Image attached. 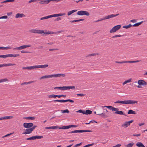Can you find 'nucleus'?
Here are the masks:
<instances>
[{
	"label": "nucleus",
	"instance_id": "obj_41",
	"mask_svg": "<svg viewBox=\"0 0 147 147\" xmlns=\"http://www.w3.org/2000/svg\"><path fill=\"white\" fill-rule=\"evenodd\" d=\"M11 48V47H1V49H6L7 50L8 49H10Z\"/></svg>",
	"mask_w": 147,
	"mask_h": 147
},
{
	"label": "nucleus",
	"instance_id": "obj_43",
	"mask_svg": "<svg viewBox=\"0 0 147 147\" xmlns=\"http://www.w3.org/2000/svg\"><path fill=\"white\" fill-rule=\"evenodd\" d=\"M34 81H31V82H24L23 83H22L21 84V85H24V84H30L31 83L33 82Z\"/></svg>",
	"mask_w": 147,
	"mask_h": 147
},
{
	"label": "nucleus",
	"instance_id": "obj_51",
	"mask_svg": "<svg viewBox=\"0 0 147 147\" xmlns=\"http://www.w3.org/2000/svg\"><path fill=\"white\" fill-rule=\"evenodd\" d=\"M21 52L22 53H30V52L28 51H24V50L21 51Z\"/></svg>",
	"mask_w": 147,
	"mask_h": 147
},
{
	"label": "nucleus",
	"instance_id": "obj_59",
	"mask_svg": "<svg viewBox=\"0 0 147 147\" xmlns=\"http://www.w3.org/2000/svg\"><path fill=\"white\" fill-rule=\"evenodd\" d=\"M0 57L3 58H6V55H0Z\"/></svg>",
	"mask_w": 147,
	"mask_h": 147
},
{
	"label": "nucleus",
	"instance_id": "obj_54",
	"mask_svg": "<svg viewBox=\"0 0 147 147\" xmlns=\"http://www.w3.org/2000/svg\"><path fill=\"white\" fill-rule=\"evenodd\" d=\"M6 55V58L8 57H13V54H7Z\"/></svg>",
	"mask_w": 147,
	"mask_h": 147
},
{
	"label": "nucleus",
	"instance_id": "obj_31",
	"mask_svg": "<svg viewBox=\"0 0 147 147\" xmlns=\"http://www.w3.org/2000/svg\"><path fill=\"white\" fill-rule=\"evenodd\" d=\"M99 55V53H94L92 54H88V55H86V57H91L92 56H95L96 55Z\"/></svg>",
	"mask_w": 147,
	"mask_h": 147
},
{
	"label": "nucleus",
	"instance_id": "obj_20",
	"mask_svg": "<svg viewBox=\"0 0 147 147\" xmlns=\"http://www.w3.org/2000/svg\"><path fill=\"white\" fill-rule=\"evenodd\" d=\"M25 131H26L22 133L23 134H29L31 133H32V130L30 128H27V129H26L25 130Z\"/></svg>",
	"mask_w": 147,
	"mask_h": 147
},
{
	"label": "nucleus",
	"instance_id": "obj_27",
	"mask_svg": "<svg viewBox=\"0 0 147 147\" xmlns=\"http://www.w3.org/2000/svg\"><path fill=\"white\" fill-rule=\"evenodd\" d=\"M114 113L115 114H119L120 115H125V114L122 111H116L115 112H114Z\"/></svg>",
	"mask_w": 147,
	"mask_h": 147
},
{
	"label": "nucleus",
	"instance_id": "obj_45",
	"mask_svg": "<svg viewBox=\"0 0 147 147\" xmlns=\"http://www.w3.org/2000/svg\"><path fill=\"white\" fill-rule=\"evenodd\" d=\"M134 144L133 142L130 143L127 145L126 147H132Z\"/></svg>",
	"mask_w": 147,
	"mask_h": 147
},
{
	"label": "nucleus",
	"instance_id": "obj_29",
	"mask_svg": "<svg viewBox=\"0 0 147 147\" xmlns=\"http://www.w3.org/2000/svg\"><path fill=\"white\" fill-rule=\"evenodd\" d=\"M23 119H30L33 120L35 119V117H24Z\"/></svg>",
	"mask_w": 147,
	"mask_h": 147
},
{
	"label": "nucleus",
	"instance_id": "obj_13",
	"mask_svg": "<svg viewBox=\"0 0 147 147\" xmlns=\"http://www.w3.org/2000/svg\"><path fill=\"white\" fill-rule=\"evenodd\" d=\"M102 108L103 107H106L109 109L110 110H111L113 111H118V109L117 108H115L112 106H104L103 107H102Z\"/></svg>",
	"mask_w": 147,
	"mask_h": 147
},
{
	"label": "nucleus",
	"instance_id": "obj_49",
	"mask_svg": "<svg viewBox=\"0 0 147 147\" xmlns=\"http://www.w3.org/2000/svg\"><path fill=\"white\" fill-rule=\"evenodd\" d=\"M49 16V18H52V17H58L57 16V14H54L50 15Z\"/></svg>",
	"mask_w": 147,
	"mask_h": 147
},
{
	"label": "nucleus",
	"instance_id": "obj_3",
	"mask_svg": "<svg viewBox=\"0 0 147 147\" xmlns=\"http://www.w3.org/2000/svg\"><path fill=\"white\" fill-rule=\"evenodd\" d=\"M92 130H75L71 131H70L67 133V134H69L70 133H83L86 132H92Z\"/></svg>",
	"mask_w": 147,
	"mask_h": 147
},
{
	"label": "nucleus",
	"instance_id": "obj_47",
	"mask_svg": "<svg viewBox=\"0 0 147 147\" xmlns=\"http://www.w3.org/2000/svg\"><path fill=\"white\" fill-rule=\"evenodd\" d=\"M49 18V16H45V17L41 18L40 19V20H43L46 19H48V18Z\"/></svg>",
	"mask_w": 147,
	"mask_h": 147
},
{
	"label": "nucleus",
	"instance_id": "obj_23",
	"mask_svg": "<svg viewBox=\"0 0 147 147\" xmlns=\"http://www.w3.org/2000/svg\"><path fill=\"white\" fill-rule=\"evenodd\" d=\"M36 66V68H45L48 66V65L47 64H45L44 65H37Z\"/></svg>",
	"mask_w": 147,
	"mask_h": 147
},
{
	"label": "nucleus",
	"instance_id": "obj_56",
	"mask_svg": "<svg viewBox=\"0 0 147 147\" xmlns=\"http://www.w3.org/2000/svg\"><path fill=\"white\" fill-rule=\"evenodd\" d=\"M115 103H122V101L117 100L114 102Z\"/></svg>",
	"mask_w": 147,
	"mask_h": 147
},
{
	"label": "nucleus",
	"instance_id": "obj_18",
	"mask_svg": "<svg viewBox=\"0 0 147 147\" xmlns=\"http://www.w3.org/2000/svg\"><path fill=\"white\" fill-rule=\"evenodd\" d=\"M16 64L15 63L12 64L11 63H9L8 64H0V67H6L7 66L15 65Z\"/></svg>",
	"mask_w": 147,
	"mask_h": 147
},
{
	"label": "nucleus",
	"instance_id": "obj_30",
	"mask_svg": "<svg viewBox=\"0 0 147 147\" xmlns=\"http://www.w3.org/2000/svg\"><path fill=\"white\" fill-rule=\"evenodd\" d=\"M127 114H136V112L132 110H129Z\"/></svg>",
	"mask_w": 147,
	"mask_h": 147
},
{
	"label": "nucleus",
	"instance_id": "obj_62",
	"mask_svg": "<svg viewBox=\"0 0 147 147\" xmlns=\"http://www.w3.org/2000/svg\"><path fill=\"white\" fill-rule=\"evenodd\" d=\"M90 123H97V122L95 121L94 120H92L90 122Z\"/></svg>",
	"mask_w": 147,
	"mask_h": 147
},
{
	"label": "nucleus",
	"instance_id": "obj_39",
	"mask_svg": "<svg viewBox=\"0 0 147 147\" xmlns=\"http://www.w3.org/2000/svg\"><path fill=\"white\" fill-rule=\"evenodd\" d=\"M132 26V25L130 24L126 26H123V28L126 29Z\"/></svg>",
	"mask_w": 147,
	"mask_h": 147
},
{
	"label": "nucleus",
	"instance_id": "obj_16",
	"mask_svg": "<svg viewBox=\"0 0 147 147\" xmlns=\"http://www.w3.org/2000/svg\"><path fill=\"white\" fill-rule=\"evenodd\" d=\"M75 87L74 86H63V90H68L70 89H74Z\"/></svg>",
	"mask_w": 147,
	"mask_h": 147
},
{
	"label": "nucleus",
	"instance_id": "obj_57",
	"mask_svg": "<svg viewBox=\"0 0 147 147\" xmlns=\"http://www.w3.org/2000/svg\"><path fill=\"white\" fill-rule=\"evenodd\" d=\"M57 14V16H63V15H64L65 14V13H59V14Z\"/></svg>",
	"mask_w": 147,
	"mask_h": 147
},
{
	"label": "nucleus",
	"instance_id": "obj_14",
	"mask_svg": "<svg viewBox=\"0 0 147 147\" xmlns=\"http://www.w3.org/2000/svg\"><path fill=\"white\" fill-rule=\"evenodd\" d=\"M138 83L139 85L146 86L147 85V82L143 80H139L138 82Z\"/></svg>",
	"mask_w": 147,
	"mask_h": 147
},
{
	"label": "nucleus",
	"instance_id": "obj_17",
	"mask_svg": "<svg viewBox=\"0 0 147 147\" xmlns=\"http://www.w3.org/2000/svg\"><path fill=\"white\" fill-rule=\"evenodd\" d=\"M40 1L39 2L40 4H47L49 3V0H39Z\"/></svg>",
	"mask_w": 147,
	"mask_h": 147
},
{
	"label": "nucleus",
	"instance_id": "obj_53",
	"mask_svg": "<svg viewBox=\"0 0 147 147\" xmlns=\"http://www.w3.org/2000/svg\"><path fill=\"white\" fill-rule=\"evenodd\" d=\"M121 36H122L121 35H115L114 36H112L111 38H116V37H121Z\"/></svg>",
	"mask_w": 147,
	"mask_h": 147
},
{
	"label": "nucleus",
	"instance_id": "obj_5",
	"mask_svg": "<svg viewBox=\"0 0 147 147\" xmlns=\"http://www.w3.org/2000/svg\"><path fill=\"white\" fill-rule=\"evenodd\" d=\"M77 15L79 16L85 15L88 16L90 15V14L89 12L87 11L81 10L78 12Z\"/></svg>",
	"mask_w": 147,
	"mask_h": 147
},
{
	"label": "nucleus",
	"instance_id": "obj_2",
	"mask_svg": "<svg viewBox=\"0 0 147 147\" xmlns=\"http://www.w3.org/2000/svg\"><path fill=\"white\" fill-rule=\"evenodd\" d=\"M29 32L30 33L34 34H42L43 33L46 34L44 30H40L35 29H30L29 30Z\"/></svg>",
	"mask_w": 147,
	"mask_h": 147
},
{
	"label": "nucleus",
	"instance_id": "obj_50",
	"mask_svg": "<svg viewBox=\"0 0 147 147\" xmlns=\"http://www.w3.org/2000/svg\"><path fill=\"white\" fill-rule=\"evenodd\" d=\"M26 140H34V136H33L32 137L28 138L26 139Z\"/></svg>",
	"mask_w": 147,
	"mask_h": 147
},
{
	"label": "nucleus",
	"instance_id": "obj_36",
	"mask_svg": "<svg viewBox=\"0 0 147 147\" xmlns=\"http://www.w3.org/2000/svg\"><path fill=\"white\" fill-rule=\"evenodd\" d=\"M131 79L130 78L129 79H128L127 80H126L123 83V85H124L125 84H126L127 83L130 82H131Z\"/></svg>",
	"mask_w": 147,
	"mask_h": 147
},
{
	"label": "nucleus",
	"instance_id": "obj_21",
	"mask_svg": "<svg viewBox=\"0 0 147 147\" xmlns=\"http://www.w3.org/2000/svg\"><path fill=\"white\" fill-rule=\"evenodd\" d=\"M119 14H117L114 15V14H111L110 15H109L107 16H106V19H110L111 18H113V17H116V16H117L119 15Z\"/></svg>",
	"mask_w": 147,
	"mask_h": 147
},
{
	"label": "nucleus",
	"instance_id": "obj_9",
	"mask_svg": "<svg viewBox=\"0 0 147 147\" xmlns=\"http://www.w3.org/2000/svg\"><path fill=\"white\" fill-rule=\"evenodd\" d=\"M54 102H74V100L71 99L64 100H53Z\"/></svg>",
	"mask_w": 147,
	"mask_h": 147
},
{
	"label": "nucleus",
	"instance_id": "obj_15",
	"mask_svg": "<svg viewBox=\"0 0 147 147\" xmlns=\"http://www.w3.org/2000/svg\"><path fill=\"white\" fill-rule=\"evenodd\" d=\"M103 106H100V108L97 110V115H100V114H102L103 112V109L105 107L102 108V107Z\"/></svg>",
	"mask_w": 147,
	"mask_h": 147
},
{
	"label": "nucleus",
	"instance_id": "obj_55",
	"mask_svg": "<svg viewBox=\"0 0 147 147\" xmlns=\"http://www.w3.org/2000/svg\"><path fill=\"white\" fill-rule=\"evenodd\" d=\"M37 126L36 125H33L31 127L30 129L32 131L35 129V128L37 127Z\"/></svg>",
	"mask_w": 147,
	"mask_h": 147
},
{
	"label": "nucleus",
	"instance_id": "obj_7",
	"mask_svg": "<svg viewBox=\"0 0 147 147\" xmlns=\"http://www.w3.org/2000/svg\"><path fill=\"white\" fill-rule=\"evenodd\" d=\"M140 61L139 60H136V61H115V63H120L122 64L124 63H136L139 62Z\"/></svg>",
	"mask_w": 147,
	"mask_h": 147
},
{
	"label": "nucleus",
	"instance_id": "obj_35",
	"mask_svg": "<svg viewBox=\"0 0 147 147\" xmlns=\"http://www.w3.org/2000/svg\"><path fill=\"white\" fill-rule=\"evenodd\" d=\"M143 22V21H141L139 22H138V23H136L134 24L133 25H132V26H134V27L138 26H139L140 25V24H141Z\"/></svg>",
	"mask_w": 147,
	"mask_h": 147
},
{
	"label": "nucleus",
	"instance_id": "obj_8",
	"mask_svg": "<svg viewBox=\"0 0 147 147\" xmlns=\"http://www.w3.org/2000/svg\"><path fill=\"white\" fill-rule=\"evenodd\" d=\"M134 121V120H131L128 121H125L124 123L121 125V127L124 128H126L129 126L131 123H132Z\"/></svg>",
	"mask_w": 147,
	"mask_h": 147
},
{
	"label": "nucleus",
	"instance_id": "obj_46",
	"mask_svg": "<svg viewBox=\"0 0 147 147\" xmlns=\"http://www.w3.org/2000/svg\"><path fill=\"white\" fill-rule=\"evenodd\" d=\"M61 112L62 113H68L69 112V111L68 109H65L64 110H61Z\"/></svg>",
	"mask_w": 147,
	"mask_h": 147
},
{
	"label": "nucleus",
	"instance_id": "obj_58",
	"mask_svg": "<svg viewBox=\"0 0 147 147\" xmlns=\"http://www.w3.org/2000/svg\"><path fill=\"white\" fill-rule=\"evenodd\" d=\"M82 144V142H81L79 144H76L74 146V147H77L78 146H80Z\"/></svg>",
	"mask_w": 147,
	"mask_h": 147
},
{
	"label": "nucleus",
	"instance_id": "obj_19",
	"mask_svg": "<svg viewBox=\"0 0 147 147\" xmlns=\"http://www.w3.org/2000/svg\"><path fill=\"white\" fill-rule=\"evenodd\" d=\"M63 30H60L58 31V32H50V31H48V32H45V33L46 34H56L58 33H61L62 32H63Z\"/></svg>",
	"mask_w": 147,
	"mask_h": 147
},
{
	"label": "nucleus",
	"instance_id": "obj_25",
	"mask_svg": "<svg viewBox=\"0 0 147 147\" xmlns=\"http://www.w3.org/2000/svg\"><path fill=\"white\" fill-rule=\"evenodd\" d=\"M13 118L12 116H7L4 117H3L0 118V120L3 119H11Z\"/></svg>",
	"mask_w": 147,
	"mask_h": 147
},
{
	"label": "nucleus",
	"instance_id": "obj_48",
	"mask_svg": "<svg viewBox=\"0 0 147 147\" xmlns=\"http://www.w3.org/2000/svg\"><path fill=\"white\" fill-rule=\"evenodd\" d=\"M76 112L77 113H82L83 114H84V111L82 110L81 109H80V110L76 111Z\"/></svg>",
	"mask_w": 147,
	"mask_h": 147
},
{
	"label": "nucleus",
	"instance_id": "obj_64",
	"mask_svg": "<svg viewBox=\"0 0 147 147\" xmlns=\"http://www.w3.org/2000/svg\"><path fill=\"white\" fill-rule=\"evenodd\" d=\"M141 135V134H133V136H139Z\"/></svg>",
	"mask_w": 147,
	"mask_h": 147
},
{
	"label": "nucleus",
	"instance_id": "obj_12",
	"mask_svg": "<svg viewBox=\"0 0 147 147\" xmlns=\"http://www.w3.org/2000/svg\"><path fill=\"white\" fill-rule=\"evenodd\" d=\"M30 47V45H24L20 47L15 48L13 49L14 50H20L24 49L27 47Z\"/></svg>",
	"mask_w": 147,
	"mask_h": 147
},
{
	"label": "nucleus",
	"instance_id": "obj_4",
	"mask_svg": "<svg viewBox=\"0 0 147 147\" xmlns=\"http://www.w3.org/2000/svg\"><path fill=\"white\" fill-rule=\"evenodd\" d=\"M121 27V26L120 25H118L113 27L112 29L110 30L109 32L110 33H114L118 30Z\"/></svg>",
	"mask_w": 147,
	"mask_h": 147
},
{
	"label": "nucleus",
	"instance_id": "obj_38",
	"mask_svg": "<svg viewBox=\"0 0 147 147\" xmlns=\"http://www.w3.org/2000/svg\"><path fill=\"white\" fill-rule=\"evenodd\" d=\"M15 0H6L5 1H2L1 2V3H5L7 2H13Z\"/></svg>",
	"mask_w": 147,
	"mask_h": 147
},
{
	"label": "nucleus",
	"instance_id": "obj_28",
	"mask_svg": "<svg viewBox=\"0 0 147 147\" xmlns=\"http://www.w3.org/2000/svg\"><path fill=\"white\" fill-rule=\"evenodd\" d=\"M92 111L89 110H86V111H84V114L90 115L92 113Z\"/></svg>",
	"mask_w": 147,
	"mask_h": 147
},
{
	"label": "nucleus",
	"instance_id": "obj_44",
	"mask_svg": "<svg viewBox=\"0 0 147 147\" xmlns=\"http://www.w3.org/2000/svg\"><path fill=\"white\" fill-rule=\"evenodd\" d=\"M56 95L54 94H51L50 95H49L48 96V97L49 98H55L56 97Z\"/></svg>",
	"mask_w": 147,
	"mask_h": 147
},
{
	"label": "nucleus",
	"instance_id": "obj_10",
	"mask_svg": "<svg viewBox=\"0 0 147 147\" xmlns=\"http://www.w3.org/2000/svg\"><path fill=\"white\" fill-rule=\"evenodd\" d=\"M77 127V126L76 125H71L68 126H63L61 127H59V128H58L60 129H68L71 127Z\"/></svg>",
	"mask_w": 147,
	"mask_h": 147
},
{
	"label": "nucleus",
	"instance_id": "obj_26",
	"mask_svg": "<svg viewBox=\"0 0 147 147\" xmlns=\"http://www.w3.org/2000/svg\"><path fill=\"white\" fill-rule=\"evenodd\" d=\"M59 128L58 126H51L49 127H46L45 129H57Z\"/></svg>",
	"mask_w": 147,
	"mask_h": 147
},
{
	"label": "nucleus",
	"instance_id": "obj_24",
	"mask_svg": "<svg viewBox=\"0 0 147 147\" xmlns=\"http://www.w3.org/2000/svg\"><path fill=\"white\" fill-rule=\"evenodd\" d=\"M25 16V15L23 13H18L16 15L15 17L16 18H21Z\"/></svg>",
	"mask_w": 147,
	"mask_h": 147
},
{
	"label": "nucleus",
	"instance_id": "obj_32",
	"mask_svg": "<svg viewBox=\"0 0 147 147\" xmlns=\"http://www.w3.org/2000/svg\"><path fill=\"white\" fill-rule=\"evenodd\" d=\"M136 145L138 147H145L141 142H138L136 144Z\"/></svg>",
	"mask_w": 147,
	"mask_h": 147
},
{
	"label": "nucleus",
	"instance_id": "obj_40",
	"mask_svg": "<svg viewBox=\"0 0 147 147\" xmlns=\"http://www.w3.org/2000/svg\"><path fill=\"white\" fill-rule=\"evenodd\" d=\"M34 139L36 140V139H41L43 138V136H34Z\"/></svg>",
	"mask_w": 147,
	"mask_h": 147
},
{
	"label": "nucleus",
	"instance_id": "obj_34",
	"mask_svg": "<svg viewBox=\"0 0 147 147\" xmlns=\"http://www.w3.org/2000/svg\"><path fill=\"white\" fill-rule=\"evenodd\" d=\"M77 11V10L76 9V10H73L71 11H69L68 12L67 15L69 16H70L71 14L72 13H73L76 11Z\"/></svg>",
	"mask_w": 147,
	"mask_h": 147
},
{
	"label": "nucleus",
	"instance_id": "obj_22",
	"mask_svg": "<svg viewBox=\"0 0 147 147\" xmlns=\"http://www.w3.org/2000/svg\"><path fill=\"white\" fill-rule=\"evenodd\" d=\"M34 68H36V66H29V67H22V69H34Z\"/></svg>",
	"mask_w": 147,
	"mask_h": 147
},
{
	"label": "nucleus",
	"instance_id": "obj_60",
	"mask_svg": "<svg viewBox=\"0 0 147 147\" xmlns=\"http://www.w3.org/2000/svg\"><path fill=\"white\" fill-rule=\"evenodd\" d=\"M103 112L104 113H107L108 111L107 110V109H104L103 108Z\"/></svg>",
	"mask_w": 147,
	"mask_h": 147
},
{
	"label": "nucleus",
	"instance_id": "obj_37",
	"mask_svg": "<svg viewBox=\"0 0 147 147\" xmlns=\"http://www.w3.org/2000/svg\"><path fill=\"white\" fill-rule=\"evenodd\" d=\"M8 79L7 78L2 79L0 80V83L2 82H8Z\"/></svg>",
	"mask_w": 147,
	"mask_h": 147
},
{
	"label": "nucleus",
	"instance_id": "obj_63",
	"mask_svg": "<svg viewBox=\"0 0 147 147\" xmlns=\"http://www.w3.org/2000/svg\"><path fill=\"white\" fill-rule=\"evenodd\" d=\"M77 96H83L85 95V94H77Z\"/></svg>",
	"mask_w": 147,
	"mask_h": 147
},
{
	"label": "nucleus",
	"instance_id": "obj_1",
	"mask_svg": "<svg viewBox=\"0 0 147 147\" xmlns=\"http://www.w3.org/2000/svg\"><path fill=\"white\" fill-rule=\"evenodd\" d=\"M65 75L63 74H52L51 75H46L41 77L40 78V80H41L44 78H57V77H60L62 76V77H65Z\"/></svg>",
	"mask_w": 147,
	"mask_h": 147
},
{
	"label": "nucleus",
	"instance_id": "obj_11",
	"mask_svg": "<svg viewBox=\"0 0 147 147\" xmlns=\"http://www.w3.org/2000/svg\"><path fill=\"white\" fill-rule=\"evenodd\" d=\"M33 125V124L32 123H24L23 124V126L26 128H30Z\"/></svg>",
	"mask_w": 147,
	"mask_h": 147
},
{
	"label": "nucleus",
	"instance_id": "obj_61",
	"mask_svg": "<svg viewBox=\"0 0 147 147\" xmlns=\"http://www.w3.org/2000/svg\"><path fill=\"white\" fill-rule=\"evenodd\" d=\"M39 0H30L28 2V3H31V2H36L37 1H39Z\"/></svg>",
	"mask_w": 147,
	"mask_h": 147
},
{
	"label": "nucleus",
	"instance_id": "obj_42",
	"mask_svg": "<svg viewBox=\"0 0 147 147\" xmlns=\"http://www.w3.org/2000/svg\"><path fill=\"white\" fill-rule=\"evenodd\" d=\"M100 115H101L102 117L104 118L107 117V116L105 114V113H102V114H100Z\"/></svg>",
	"mask_w": 147,
	"mask_h": 147
},
{
	"label": "nucleus",
	"instance_id": "obj_6",
	"mask_svg": "<svg viewBox=\"0 0 147 147\" xmlns=\"http://www.w3.org/2000/svg\"><path fill=\"white\" fill-rule=\"evenodd\" d=\"M138 101L133 100H127L122 101V103L124 104H137L138 103Z\"/></svg>",
	"mask_w": 147,
	"mask_h": 147
},
{
	"label": "nucleus",
	"instance_id": "obj_33",
	"mask_svg": "<svg viewBox=\"0 0 147 147\" xmlns=\"http://www.w3.org/2000/svg\"><path fill=\"white\" fill-rule=\"evenodd\" d=\"M84 20V19H80L79 20H74L70 21L69 22L71 23H74L75 22H78L80 21H83Z\"/></svg>",
	"mask_w": 147,
	"mask_h": 147
},
{
	"label": "nucleus",
	"instance_id": "obj_52",
	"mask_svg": "<svg viewBox=\"0 0 147 147\" xmlns=\"http://www.w3.org/2000/svg\"><path fill=\"white\" fill-rule=\"evenodd\" d=\"M54 89H59L63 90V87H55L54 88Z\"/></svg>",
	"mask_w": 147,
	"mask_h": 147
}]
</instances>
